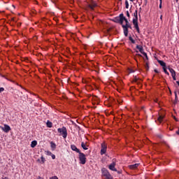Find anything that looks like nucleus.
Returning a JSON list of instances; mask_svg holds the SVG:
<instances>
[{
  "label": "nucleus",
  "instance_id": "f257e3e1",
  "mask_svg": "<svg viewBox=\"0 0 179 179\" xmlns=\"http://www.w3.org/2000/svg\"><path fill=\"white\" fill-rule=\"evenodd\" d=\"M57 132L59 134V136H62L64 139H66V136H68V130L66 127H62V128L57 129Z\"/></svg>",
  "mask_w": 179,
  "mask_h": 179
},
{
  "label": "nucleus",
  "instance_id": "f03ea898",
  "mask_svg": "<svg viewBox=\"0 0 179 179\" xmlns=\"http://www.w3.org/2000/svg\"><path fill=\"white\" fill-rule=\"evenodd\" d=\"M78 159L80 164H86V155L82 152H78Z\"/></svg>",
  "mask_w": 179,
  "mask_h": 179
},
{
  "label": "nucleus",
  "instance_id": "7ed1b4c3",
  "mask_svg": "<svg viewBox=\"0 0 179 179\" xmlns=\"http://www.w3.org/2000/svg\"><path fill=\"white\" fill-rule=\"evenodd\" d=\"M101 173L103 177H105L106 179H112L113 177L111 176V174H110V172H108V170L106 168H103L101 169Z\"/></svg>",
  "mask_w": 179,
  "mask_h": 179
},
{
  "label": "nucleus",
  "instance_id": "20e7f679",
  "mask_svg": "<svg viewBox=\"0 0 179 179\" xmlns=\"http://www.w3.org/2000/svg\"><path fill=\"white\" fill-rule=\"evenodd\" d=\"M123 19H124V14L121 13L118 17H115L113 20V22L115 23H119V24H122L123 23Z\"/></svg>",
  "mask_w": 179,
  "mask_h": 179
},
{
  "label": "nucleus",
  "instance_id": "39448f33",
  "mask_svg": "<svg viewBox=\"0 0 179 179\" xmlns=\"http://www.w3.org/2000/svg\"><path fill=\"white\" fill-rule=\"evenodd\" d=\"M131 24L129 23V21H128V19H127L124 15H123V23L122 24V27L123 30H125L127 31V27L130 25Z\"/></svg>",
  "mask_w": 179,
  "mask_h": 179
},
{
  "label": "nucleus",
  "instance_id": "423d86ee",
  "mask_svg": "<svg viewBox=\"0 0 179 179\" xmlns=\"http://www.w3.org/2000/svg\"><path fill=\"white\" fill-rule=\"evenodd\" d=\"M106 152H107V145L103 143H101V155H106Z\"/></svg>",
  "mask_w": 179,
  "mask_h": 179
},
{
  "label": "nucleus",
  "instance_id": "0eeeda50",
  "mask_svg": "<svg viewBox=\"0 0 179 179\" xmlns=\"http://www.w3.org/2000/svg\"><path fill=\"white\" fill-rule=\"evenodd\" d=\"M133 24L134 27L136 28V30L138 33H141V31L139 29V25L138 24V20L136 19H133Z\"/></svg>",
  "mask_w": 179,
  "mask_h": 179
},
{
  "label": "nucleus",
  "instance_id": "6e6552de",
  "mask_svg": "<svg viewBox=\"0 0 179 179\" xmlns=\"http://www.w3.org/2000/svg\"><path fill=\"white\" fill-rule=\"evenodd\" d=\"M115 166H116L115 162L111 163V164L108 166L109 170H111V171H117V169H115Z\"/></svg>",
  "mask_w": 179,
  "mask_h": 179
},
{
  "label": "nucleus",
  "instance_id": "1a4fd4ad",
  "mask_svg": "<svg viewBox=\"0 0 179 179\" xmlns=\"http://www.w3.org/2000/svg\"><path fill=\"white\" fill-rule=\"evenodd\" d=\"M71 149L73 152H76V153H80V150H79L78 148V147H76V145H75V144L71 145Z\"/></svg>",
  "mask_w": 179,
  "mask_h": 179
},
{
  "label": "nucleus",
  "instance_id": "9d476101",
  "mask_svg": "<svg viewBox=\"0 0 179 179\" xmlns=\"http://www.w3.org/2000/svg\"><path fill=\"white\" fill-rule=\"evenodd\" d=\"M2 130L3 131V132H6V134H8V132L10 131V127L8 124H4V127H2Z\"/></svg>",
  "mask_w": 179,
  "mask_h": 179
},
{
  "label": "nucleus",
  "instance_id": "9b49d317",
  "mask_svg": "<svg viewBox=\"0 0 179 179\" xmlns=\"http://www.w3.org/2000/svg\"><path fill=\"white\" fill-rule=\"evenodd\" d=\"M128 29H132V26H131V24L127 26V31L125 29H123V33H124V35L125 36V37H128V33H129Z\"/></svg>",
  "mask_w": 179,
  "mask_h": 179
},
{
  "label": "nucleus",
  "instance_id": "f8f14e48",
  "mask_svg": "<svg viewBox=\"0 0 179 179\" xmlns=\"http://www.w3.org/2000/svg\"><path fill=\"white\" fill-rule=\"evenodd\" d=\"M136 48L137 50H138V51L141 52V54H143V52H145L143 51V47L142 45H137Z\"/></svg>",
  "mask_w": 179,
  "mask_h": 179
},
{
  "label": "nucleus",
  "instance_id": "ddd939ff",
  "mask_svg": "<svg viewBox=\"0 0 179 179\" xmlns=\"http://www.w3.org/2000/svg\"><path fill=\"white\" fill-rule=\"evenodd\" d=\"M158 64L162 66V68H166L167 66L166 65V62H164L163 60H157Z\"/></svg>",
  "mask_w": 179,
  "mask_h": 179
},
{
  "label": "nucleus",
  "instance_id": "4468645a",
  "mask_svg": "<svg viewBox=\"0 0 179 179\" xmlns=\"http://www.w3.org/2000/svg\"><path fill=\"white\" fill-rule=\"evenodd\" d=\"M168 69H169V72L171 73V76H176V71H174L173 69H171L170 67V66H168Z\"/></svg>",
  "mask_w": 179,
  "mask_h": 179
},
{
  "label": "nucleus",
  "instance_id": "2eb2a0df",
  "mask_svg": "<svg viewBox=\"0 0 179 179\" xmlns=\"http://www.w3.org/2000/svg\"><path fill=\"white\" fill-rule=\"evenodd\" d=\"M138 167H139V164H134L129 166V169L131 170H135V169H138Z\"/></svg>",
  "mask_w": 179,
  "mask_h": 179
},
{
  "label": "nucleus",
  "instance_id": "dca6fc26",
  "mask_svg": "<svg viewBox=\"0 0 179 179\" xmlns=\"http://www.w3.org/2000/svg\"><path fill=\"white\" fill-rule=\"evenodd\" d=\"M96 6H97V4L94 2H92L91 4H89V8H90V9H92V10H93V9H94V8H96Z\"/></svg>",
  "mask_w": 179,
  "mask_h": 179
},
{
  "label": "nucleus",
  "instance_id": "f3484780",
  "mask_svg": "<svg viewBox=\"0 0 179 179\" xmlns=\"http://www.w3.org/2000/svg\"><path fill=\"white\" fill-rule=\"evenodd\" d=\"M81 147L84 150H87V146L86 145V143L85 142L81 143Z\"/></svg>",
  "mask_w": 179,
  "mask_h": 179
},
{
  "label": "nucleus",
  "instance_id": "a211bd4d",
  "mask_svg": "<svg viewBox=\"0 0 179 179\" xmlns=\"http://www.w3.org/2000/svg\"><path fill=\"white\" fill-rule=\"evenodd\" d=\"M162 69H163V71H164V73H165L166 75H168V76L170 75V73H169V71H167V69H169V66L164 67V68H162Z\"/></svg>",
  "mask_w": 179,
  "mask_h": 179
},
{
  "label": "nucleus",
  "instance_id": "6ab92c4d",
  "mask_svg": "<svg viewBox=\"0 0 179 179\" xmlns=\"http://www.w3.org/2000/svg\"><path fill=\"white\" fill-rule=\"evenodd\" d=\"M37 146V141H33L31 143V148H36Z\"/></svg>",
  "mask_w": 179,
  "mask_h": 179
},
{
  "label": "nucleus",
  "instance_id": "aec40b11",
  "mask_svg": "<svg viewBox=\"0 0 179 179\" xmlns=\"http://www.w3.org/2000/svg\"><path fill=\"white\" fill-rule=\"evenodd\" d=\"M46 125L48 128H52V122H50L49 120H48Z\"/></svg>",
  "mask_w": 179,
  "mask_h": 179
},
{
  "label": "nucleus",
  "instance_id": "412c9836",
  "mask_svg": "<svg viewBox=\"0 0 179 179\" xmlns=\"http://www.w3.org/2000/svg\"><path fill=\"white\" fill-rule=\"evenodd\" d=\"M164 118V115H159L158 117V121L162 123V122L163 121V119Z\"/></svg>",
  "mask_w": 179,
  "mask_h": 179
},
{
  "label": "nucleus",
  "instance_id": "4be33fe9",
  "mask_svg": "<svg viewBox=\"0 0 179 179\" xmlns=\"http://www.w3.org/2000/svg\"><path fill=\"white\" fill-rule=\"evenodd\" d=\"M50 146H51L52 149H55L57 148V145L55 144V143H54L52 141L50 143Z\"/></svg>",
  "mask_w": 179,
  "mask_h": 179
},
{
  "label": "nucleus",
  "instance_id": "5701e85b",
  "mask_svg": "<svg viewBox=\"0 0 179 179\" xmlns=\"http://www.w3.org/2000/svg\"><path fill=\"white\" fill-rule=\"evenodd\" d=\"M134 18L133 19H136V20H138V10H136L135 12L134 13Z\"/></svg>",
  "mask_w": 179,
  "mask_h": 179
},
{
  "label": "nucleus",
  "instance_id": "b1692460",
  "mask_svg": "<svg viewBox=\"0 0 179 179\" xmlns=\"http://www.w3.org/2000/svg\"><path fill=\"white\" fill-rule=\"evenodd\" d=\"M129 40L131 41L132 44H135V40L132 38V36H129Z\"/></svg>",
  "mask_w": 179,
  "mask_h": 179
},
{
  "label": "nucleus",
  "instance_id": "393cba45",
  "mask_svg": "<svg viewBox=\"0 0 179 179\" xmlns=\"http://www.w3.org/2000/svg\"><path fill=\"white\" fill-rule=\"evenodd\" d=\"M174 94H175V99L176 100V103H178V96H177V91L174 92Z\"/></svg>",
  "mask_w": 179,
  "mask_h": 179
},
{
  "label": "nucleus",
  "instance_id": "a878e982",
  "mask_svg": "<svg viewBox=\"0 0 179 179\" xmlns=\"http://www.w3.org/2000/svg\"><path fill=\"white\" fill-rule=\"evenodd\" d=\"M125 5H126V8L128 9V8H129V3H128V0L125 1Z\"/></svg>",
  "mask_w": 179,
  "mask_h": 179
},
{
  "label": "nucleus",
  "instance_id": "bb28decb",
  "mask_svg": "<svg viewBox=\"0 0 179 179\" xmlns=\"http://www.w3.org/2000/svg\"><path fill=\"white\" fill-rule=\"evenodd\" d=\"M41 162H42L43 164L45 163V158H44L43 156H41Z\"/></svg>",
  "mask_w": 179,
  "mask_h": 179
},
{
  "label": "nucleus",
  "instance_id": "cd10ccee",
  "mask_svg": "<svg viewBox=\"0 0 179 179\" xmlns=\"http://www.w3.org/2000/svg\"><path fill=\"white\" fill-rule=\"evenodd\" d=\"M143 55H144V57H145V59L148 60L149 59V57H148V54L146 52H143Z\"/></svg>",
  "mask_w": 179,
  "mask_h": 179
},
{
  "label": "nucleus",
  "instance_id": "c85d7f7f",
  "mask_svg": "<svg viewBox=\"0 0 179 179\" xmlns=\"http://www.w3.org/2000/svg\"><path fill=\"white\" fill-rule=\"evenodd\" d=\"M145 69H147V71H149V64L147 62L146 64H145Z\"/></svg>",
  "mask_w": 179,
  "mask_h": 179
},
{
  "label": "nucleus",
  "instance_id": "c756f323",
  "mask_svg": "<svg viewBox=\"0 0 179 179\" xmlns=\"http://www.w3.org/2000/svg\"><path fill=\"white\" fill-rule=\"evenodd\" d=\"M126 15H127V17H131V15H129V11H128V10L126 12Z\"/></svg>",
  "mask_w": 179,
  "mask_h": 179
},
{
  "label": "nucleus",
  "instance_id": "7c9ffc66",
  "mask_svg": "<svg viewBox=\"0 0 179 179\" xmlns=\"http://www.w3.org/2000/svg\"><path fill=\"white\" fill-rule=\"evenodd\" d=\"M5 91V88L3 87H0V93H2V92Z\"/></svg>",
  "mask_w": 179,
  "mask_h": 179
},
{
  "label": "nucleus",
  "instance_id": "2f4dec72",
  "mask_svg": "<svg viewBox=\"0 0 179 179\" xmlns=\"http://www.w3.org/2000/svg\"><path fill=\"white\" fill-rule=\"evenodd\" d=\"M159 8L162 9V0H159Z\"/></svg>",
  "mask_w": 179,
  "mask_h": 179
},
{
  "label": "nucleus",
  "instance_id": "473e14b6",
  "mask_svg": "<svg viewBox=\"0 0 179 179\" xmlns=\"http://www.w3.org/2000/svg\"><path fill=\"white\" fill-rule=\"evenodd\" d=\"M0 76L1 78H4L5 79H7V80H8V78H6V77L4 75L0 74Z\"/></svg>",
  "mask_w": 179,
  "mask_h": 179
},
{
  "label": "nucleus",
  "instance_id": "72a5a7b5",
  "mask_svg": "<svg viewBox=\"0 0 179 179\" xmlns=\"http://www.w3.org/2000/svg\"><path fill=\"white\" fill-rule=\"evenodd\" d=\"M50 179H58V177L57 176H53V177H51Z\"/></svg>",
  "mask_w": 179,
  "mask_h": 179
},
{
  "label": "nucleus",
  "instance_id": "f704fd0d",
  "mask_svg": "<svg viewBox=\"0 0 179 179\" xmlns=\"http://www.w3.org/2000/svg\"><path fill=\"white\" fill-rule=\"evenodd\" d=\"M172 78H173V80H177V78H176V76H172Z\"/></svg>",
  "mask_w": 179,
  "mask_h": 179
},
{
  "label": "nucleus",
  "instance_id": "c9c22d12",
  "mask_svg": "<svg viewBox=\"0 0 179 179\" xmlns=\"http://www.w3.org/2000/svg\"><path fill=\"white\" fill-rule=\"evenodd\" d=\"M52 159L54 160V159H55V155H52Z\"/></svg>",
  "mask_w": 179,
  "mask_h": 179
},
{
  "label": "nucleus",
  "instance_id": "e433bc0d",
  "mask_svg": "<svg viewBox=\"0 0 179 179\" xmlns=\"http://www.w3.org/2000/svg\"><path fill=\"white\" fill-rule=\"evenodd\" d=\"M154 72H155V73H159V71L157 69H155Z\"/></svg>",
  "mask_w": 179,
  "mask_h": 179
},
{
  "label": "nucleus",
  "instance_id": "4c0bfd02",
  "mask_svg": "<svg viewBox=\"0 0 179 179\" xmlns=\"http://www.w3.org/2000/svg\"><path fill=\"white\" fill-rule=\"evenodd\" d=\"M134 82H138V78L136 77L134 78Z\"/></svg>",
  "mask_w": 179,
  "mask_h": 179
},
{
  "label": "nucleus",
  "instance_id": "58836bf2",
  "mask_svg": "<svg viewBox=\"0 0 179 179\" xmlns=\"http://www.w3.org/2000/svg\"><path fill=\"white\" fill-rule=\"evenodd\" d=\"M47 153H48V155H52V153H51L50 151H48Z\"/></svg>",
  "mask_w": 179,
  "mask_h": 179
},
{
  "label": "nucleus",
  "instance_id": "ea45409f",
  "mask_svg": "<svg viewBox=\"0 0 179 179\" xmlns=\"http://www.w3.org/2000/svg\"><path fill=\"white\" fill-rule=\"evenodd\" d=\"M37 162H38V163H41V160H40V159H38Z\"/></svg>",
  "mask_w": 179,
  "mask_h": 179
},
{
  "label": "nucleus",
  "instance_id": "a19ab883",
  "mask_svg": "<svg viewBox=\"0 0 179 179\" xmlns=\"http://www.w3.org/2000/svg\"><path fill=\"white\" fill-rule=\"evenodd\" d=\"M137 57H142V55L141 54H136Z\"/></svg>",
  "mask_w": 179,
  "mask_h": 179
},
{
  "label": "nucleus",
  "instance_id": "79ce46f5",
  "mask_svg": "<svg viewBox=\"0 0 179 179\" xmlns=\"http://www.w3.org/2000/svg\"><path fill=\"white\" fill-rule=\"evenodd\" d=\"M173 103H174V104H177V103H178V102H177V100H176V99H175V100H174V102H173Z\"/></svg>",
  "mask_w": 179,
  "mask_h": 179
},
{
  "label": "nucleus",
  "instance_id": "37998d69",
  "mask_svg": "<svg viewBox=\"0 0 179 179\" xmlns=\"http://www.w3.org/2000/svg\"><path fill=\"white\" fill-rule=\"evenodd\" d=\"M160 20H163V15H161V16H160Z\"/></svg>",
  "mask_w": 179,
  "mask_h": 179
},
{
  "label": "nucleus",
  "instance_id": "c03bdc74",
  "mask_svg": "<svg viewBox=\"0 0 179 179\" xmlns=\"http://www.w3.org/2000/svg\"><path fill=\"white\" fill-rule=\"evenodd\" d=\"M3 179H9L8 177H5L4 178H3Z\"/></svg>",
  "mask_w": 179,
  "mask_h": 179
},
{
  "label": "nucleus",
  "instance_id": "a18cd8bd",
  "mask_svg": "<svg viewBox=\"0 0 179 179\" xmlns=\"http://www.w3.org/2000/svg\"><path fill=\"white\" fill-rule=\"evenodd\" d=\"M169 92H170V94H171V90H169Z\"/></svg>",
  "mask_w": 179,
  "mask_h": 179
},
{
  "label": "nucleus",
  "instance_id": "49530a36",
  "mask_svg": "<svg viewBox=\"0 0 179 179\" xmlns=\"http://www.w3.org/2000/svg\"><path fill=\"white\" fill-rule=\"evenodd\" d=\"M118 101L119 104H121V102H120L119 101Z\"/></svg>",
  "mask_w": 179,
  "mask_h": 179
},
{
  "label": "nucleus",
  "instance_id": "de8ad7c7",
  "mask_svg": "<svg viewBox=\"0 0 179 179\" xmlns=\"http://www.w3.org/2000/svg\"><path fill=\"white\" fill-rule=\"evenodd\" d=\"M131 1V2H134V0H130Z\"/></svg>",
  "mask_w": 179,
  "mask_h": 179
},
{
  "label": "nucleus",
  "instance_id": "09e8293b",
  "mask_svg": "<svg viewBox=\"0 0 179 179\" xmlns=\"http://www.w3.org/2000/svg\"><path fill=\"white\" fill-rule=\"evenodd\" d=\"M170 131H173V129H170Z\"/></svg>",
  "mask_w": 179,
  "mask_h": 179
},
{
  "label": "nucleus",
  "instance_id": "8fccbe9b",
  "mask_svg": "<svg viewBox=\"0 0 179 179\" xmlns=\"http://www.w3.org/2000/svg\"><path fill=\"white\" fill-rule=\"evenodd\" d=\"M136 52H138V50H136Z\"/></svg>",
  "mask_w": 179,
  "mask_h": 179
},
{
  "label": "nucleus",
  "instance_id": "3c124183",
  "mask_svg": "<svg viewBox=\"0 0 179 179\" xmlns=\"http://www.w3.org/2000/svg\"><path fill=\"white\" fill-rule=\"evenodd\" d=\"M119 1H122V0H119Z\"/></svg>",
  "mask_w": 179,
  "mask_h": 179
}]
</instances>
